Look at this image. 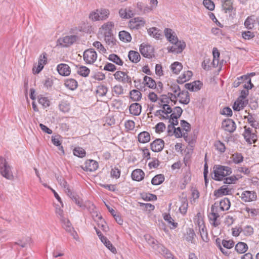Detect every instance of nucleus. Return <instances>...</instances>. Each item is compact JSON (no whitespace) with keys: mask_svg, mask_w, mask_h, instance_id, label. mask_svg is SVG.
I'll return each instance as SVG.
<instances>
[{"mask_svg":"<svg viewBox=\"0 0 259 259\" xmlns=\"http://www.w3.org/2000/svg\"><path fill=\"white\" fill-rule=\"evenodd\" d=\"M172 114L170 115L169 117L173 118L178 119L182 115L183 110L180 107H176L172 110Z\"/></svg>","mask_w":259,"mask_h":259,"instance_id":"46","label":"nucleus"},{"mask_svg":"<svg viewBox=\"0 0 259 259\" xmlns=\"http://www.w3.org/2000/svg\"><path fill=\"white\" fill-rule=\"evenodd\" d=\"M110 15V12L108 9H99V21H104L108 18Z\"/></svg>","mask_w":259,"mask_h":259,"instance_id":"43","label":"nucleus"},{"mask_svg":"<svg viewBox=\"0 0 259 259\" xmlns=\"http://www.w3.org/2000/svg\"><path fill=\"white\" fill-rule=\"evenodd\" d=\"M78 39V36L75 35H67L58 39L60 46L63 47H68L74 44Z\"/></svg>","mask_w":259,"mask_h":259,"instance_id":"5","label":"nucleus"},{"mask_svg":"<svg viewBox=\"0 0 259 259\" xmlns=\"http://www.w3.org/2000/svg\"><path fill=\"white\" fill-rule=\"evenodd\" d=\"M149 35L156 39H159L161 36L160 30L156 27H151L148 29Z\"/></svg>","mask_w":259,"mask_h":259,"instance_id":"36","label":"nucleus"},{"mask_svg":"<svg viewBox=\"0 0 259 259\" xmlns=\"http://www.w3.org/2000/svg\"><path fill=\"white\" fill-rule=\"evenodd\" d=\"M232 173V169L229 166L215 165L213 166V176L212 178L215 181H222L223 178Z\"/></svg>","mask_w":259,"mask_h":259,"instance_id":"1","label":"nucleus"},{"mask_svg":"<svg viewBox=\"0 0 259 259\" xmlns=\"http://www.w3.org/2000/svg\"><path fill=\"white\" fill-rule=\"evenodd\" d=\"M174 45L168 47L167 49L169 52L179 54L181 53L186 47V44L183 41H179L172 43Z\"/></svg>","mask_w":259,"mask_h":259,"instance_id":"8","label":"nucleus"},{"mask_svg":"<svg viewBox=\"0 0 259 259\" xmlns=\"http://www.w3.org/2000/svg\"><path fill=\"white\" fill-rule=\"evenodd\" d=\"M109 60L118 65H122L123 61L116 54H112L109 55Z\"/></svg>","mask_w":259,"mask_h":259,"instance_id":"54","label":"nucleus"},{"mask_svg":"<svg viewBox=\"0 0 259 259\" xmlns=\"http://www.w3.org/2000/svg\"><path fill=\"white\" fill-rule=\"evenodd\" d=\"M143 83L145 85L149 87V88L153 89L156 88L155 81L151 77L147 76H145L144 77Z\"/></svg>","mask_w":259,"mask_h":259,"instance_id":"31","label":"nucleus"},{"mask_svg":"<svg viewBox=\"0 0 259 259\" xmlns=\"http://www.w3.org/2000/svg\"><path fill=\"white\" fill-rule=\"evenodd\" d=\"M245 118L247 119L248 122L250 124L252 127L256 129L259 126L258 122L256 121L255 118L253 117V116L250 114H249L247 116H245Z\"/></svg>","mask_w":259,"mask_h":259,"instance_id":"45","label":"nucleus"},{"mask_svg":"<svg viewBox=\"0 0 259 259\" xmlns=\"http://www.w3.org/2000/svg\"><path fill=\"white\" fill-rule=\"evenodd\" d=\"M214 146L215 149L221 153H223L225 151L226 147L224 144L220 141H217L214 143Z\"/></svg>","mask_w":259,"mask_h":259,"instance_id":"61","label":"nucleus"},{"mask_svg":"<svg viewBox=\"0 0 259 259\" xmlns=\"http://www.w3.org/2000/svg\"><path fill=\"white\" fill-rule=\"evenodd\" d=\"M146 239L148 240L147 242L148 244L157 251L158 249L160 248L159 246H162L161 244H158L157 241L150 236H146Z\"/></svg>","mask_w":259,"mask_h":259,"instance_id":"38","label":"nucleus"},{"mask_svg":"<svg viewBox=\"0 0 259 259\" xmlns=\"http://www.w3.org/2000/svg\"><path fill=\"white\" fill-rule=\"evenodd\" d=\"M202 86V83L199 80L194 81L185 84V88L191 92H197L200 90Z\"/></svg>","mask_w":259,"mask_h":259,"instance_id":"17","label":"nucleus"},{"mask_svg":"<svg viewBox=\"0 0 259 259\" xmlns=\"http://www.w3.org/2000/svg\"><path fill=\"white\" fill-rule=\"evenodd\" d=\"M159 247L160 248L158 249V252L164 255L167 259H171L172 258L173 255L167 249L162 245L159 246Z\"/></svg>","mask_w":259,"mask_h":259,"instance_id":"48","label":"nucleus"},{"mask_svg":"<svg viewBox=\"0 0 259 259\" xmlns=\"http://www.w3.org/2000/svg\"><path fill=\"white\" fill-rule=\"evenodd\" d=\"M120 16L122 18L128 19L133 15V12L130 9H121L119 11Z\"/></svg>","mask_w":259,"mask_h":259,"instance_id":"35","label":"nucleus"},{"mask_svg":"<svg viewBox=\"0 0 259 259\" xmlns=\"http://www.w3.org/2000/svg\"><path fill=\"white\" fill-rule=\"evenodd\" d=\"M107 91L108 89L105 85H100L97 87L96 92L99 96L103 97L106 95Z\"/></svg>","mask_w":259,"mask_h":259,"instance_id":"58","label":"nucleus"},{"mask_svg":"<svg viewBox=\"0 0 259 259\" xmlns=\"http://www.w3.org/2000/svg\"><path fill=\"white\" fill-rule=\"evenodd\" d=\"M237 79L243 83H245L243 85V87L246 89H251L253 87V84L251 82V79L248 75H242L237 78Z\"/></svg>","mask_w":259,"mask_h":259,"instance_id":"25","label":"nucleus"},{"mask_svg":"<svg viewBox=\"0 0 259 259\" xmlns=\"http://www.w3.org/2000/svg\"><path fill=\"white\" fill-rule=\"evenodd\" d=\"M65 85L69 89L73 91L77 88L78 83L74 79L69 78L65 80Z\"/></svg>","mask_w":259,"mask_h":259,"instance_id":"32","label":"nucleus"},{"mask_svg":"<svg viewBox=\"0 0 259 259\" xmlns=\"http://www.w3.org/2000/svg\"><path fill=\"white\" fill-rule=\"evenodd\" d=\"M233 161L236 164H238L243 161V157L241 153H236L232 155Z\"/></svg>","mask_w":259,"mask_h":259,"instance_id":"63","label":"nucleus"},{"mask_svg":"<svg viewBox=\"0 0 259 259\" xmlns=\"http://www.w3.org/2000/svg\"><path fill=\"white\" fill-rule=\"evenodd\" d=\"M203 4L206 9L210 11H212L214 9V4L211 0H203Z\"/></svg>","mask_w":259,"mask_h":259,"instance_id":"62","label":"nucleus"},{"mask_svg":"<svg viewBox=\"0 0 259 259\" xmlns=\"http://www.w3.org/2000/svg\"><path fill=\"white\" fill-rule=\"evenodd\" d=\"M141 105L137 103L132 104L129 107L130 113L135 116L139 115L141 113Z\"/></svg>","mask_w":259,"mask_h":259,"instance_id":"24","label":"nucleus"},{"mask_svg":"<svg viewBox=\"0 0 259 259\" xmlns=\"http://www.w3.org/2000/svg\"><path fill=\"white\" fill-rule=\"evenodd\" d=\"M164 146V142L161 139H156L150 144V149L155 152L162 150Z\"/></svg>","mask_w":259,"mask_h":259,"instance_id":"14","label":"nucleus"},{"mask_svg":"<svg viewBox=\"0 0 259 259\" xmlns=\"http://www.w3.org/2000/svg\"><path fill=\"white\" fill-rule=\"evenodd\" d=\"M63 229L68 233H69L73 239L77 240L78 239V235L74 230V228L70 221L67 218H62L60 221Z\"/></svg>","mask_w":259,"mask_h":259,"instance_id":"3","label":"nucleus"},{"mask_svg":"<svg viewBox=\"0 0 259 259\" xmlns=\"http://www.w3.org/2000/svg\"><path fill=\"white\" fill-rule=\"evenodd\" d=\"M211 210V212L208 215L210 222L214 227H217L220 224L217 221V219L219 217V215L218 213L215 212L213 205H212Z\"/></svg>","mask_w":259,"mask_h":259,"instance_id":"23","label":"nucleus"},{"mask_svg":"<svg viewBox=\"0 0 259 259\" xmlns=\"http://www.w3.org/2000/svg\"><path fill=\"white\" fill-rule=\"evenodd\" d=\"M59 108L62 112H68L70 110V104L67 101H62L59 104Z\"/></svg>","mask_w":259,"mask_h":259,"instance_id":"50","label":"nucleus"},{"mask_svg":"<svg viewBox=\"0 0 259 259\" xmlns=\"http://www.w3.org/2000/svg\"><path fill=\"white\" fill-rule=\"evenodd\" d=\"M81 167L86 171H94L98 167V163L94 160H87Z\"/></svg>","mask_w":259,"mask_h":259,"instance_id":"12","label":"nucleus"},{"mask_svg":"<svg viewBox=\"0 0 259 259\" xmlns=\"http://www.w3.org/2000/svg\"><path fill=\"white\" fill-rule=\"evenodd\" d=\"M199 232L202 239L204 242H207L208 241V235L206 229L204 226H203L201 228L199 227Z\"/></svg>","mask_w":259,"mask_h":259,"instance_id":"57","label":"nucleus"},{"mask_svg":"<svg viewBox=\"0 0 259 259\" xmlns=\"http://www.w3.org/2000/svg\"><path fill=\"white\" fill-rule=\"evenodd\" d=\"M255 21V20L254 18V16L248 17L244 22V26L245 28L248 29H252L254 27Z\"/></svg>","mask_w":259,"mask_h":259,"instance_id":"41","label":"nucleus"},{"mask_svg":"<svg viewBox=\"0 0 259 259\" xmlns=\"http://www.w3.org/2000/svg\"><path fill=\"white\" fill-rule=\"evenodd\" d=\"M114 27L113 22L108 21L104 23L99 29L100 32L103 34H113V29Z\"/></svg>","mask_w":259,"mask_h":259,"instance_id":"13","label":"nucleus"},{"mask_svg":"<svg viewBox=\"0 0 259 259\" xmlns=\"http://www.w3.org/2000/svg\"><path fill=\"white\" fill-rule=\"evenodd\" d=\"M114 78L117 80L122 82L123 83H131L132 79L130 76H129L126 73L118 71H116L114 74Z\"/></svg>","mask_w":259,"mask_h":259,"instance_id":"11","label":"nucleus"},{"mask_svg":"<svg viewBox=\"0 0 259 259\" xmlns=\"http://www.w3.org/2000/svg\"><path fill=\"white\" fill-rule=\"evenodd\" d=\"M101 242L106 246V247L109 249L112 253H116V249L114 246L112 245L111 242L106 238L105 239L101 241Z\"/></svg>","mask_w":259,"mask_h":259,"instance_id":"55","label":"nucleus"},{"mask_svg":"<svg viewBox=\"0 0 259 259\" xmlns=\"http://www.w3.org/2000/svg\"><path fill=\"white\" fill-rule=\"evenodd\" d=\"M93 45L98 50L100 53L102 54H105L106 53V49L100 41H96L93 43Z\"/></svg>","mask_w":259,"mask_h":259,"instance_id":"59","label":"nucleus"},{"mask_svg":"<svg viewBox=\"0 0 259 259\" xmlns=\"http://www.w3.org/2000/svg\"><path fill=\"white\" fill-rule=\"evenodd\" d=\"M145 174L141 169H136L133 171L132 178L133 180L140 181L144 179Z\"/></svg>","mask_w":259,"mask_h":259,"instance_id":"27","label":"nucleus"},{"mask_svg":"<svg viewBox=\"0 0 259 259\" xmlns=\"http://www.w3.org/2000/svg\"><path fill=\"white\" fill-rule=\"evenodd\" d=\"M58 73L62 76H67L70 73V68L69 66L66 64H60L57 67Z\"/></svg>","mask_w":259,"mask_h":259,"instance_id":"21","label":"nucleus"},{"mask_svg":"<svg viewBox=\"0 0 259 259\" xmlns=\"http://www.w3.org/2000/svg\"><path fill=\"white\" fill-rule=\"evenodd\" d=\"M170 90L174 94V99L177 100V98H178L177 95L182 93L180 87L177 84H174L170 86Z\"/></svg>","mask_w":259,"mask_h":259,"instance_id":"51","label":"nucleus"},{"mask_svg":"<svg viewBox=\"0 0 259 259\" xmlns=\"http://www.w3.org/2000/svg\"><path fill=\"white\" fill-rule=\"evenodd\" d=\"M131 98L134 101H139L142 98V94L137 90H133L130 92Z\"/></svg>","mask_w":259,"mask_h":259,"instance_id":"44","label":"nucleus"},{"mask_svg":"<svg viewBox=\"0 0 259 259\" xmlns=\"http://www.w3.org/2000/svg\"><path fill=\"white\" fill-rule=\"evenodd\" d=\"M164 220L166 221L170 229H175L178 226V223L174 222V219L169 214H165L163 217Z\"/></svg>","mask_w":259,"mask_h":259,"instance_id":"39","label":"nucleus"},{"mask_svg":"<svg viewBox=\"0 0 259 259\" xmlns=\"http://www.w3.org/2000/svg\"><path fill=\"white\" fill-rule=\"evenodd\" d=\"M222 127L226 132L233 133L235 131L236 126L235 122L232 119L228 118L223 121Z\"/></svg>","mask_w":259,"mask_h":259,"instance_id":"9","label":"nucleus"},{"mask_svg":"<svg viewBox=\"0 0 259 259\" xmlns=\"http://www.w3.org/2000/svg\"><path fill=\"white\" fill-rule=\"evenodd\" d=\"M244 128L245 131L243 136L246 141L249 144L255 143L257 140L256 135L252 133L251 129L250 127L247 128L246 126H245Z\"/></svg>","mask_w":259,"mask_h":259,"instance_id":"10","label":"nucleus"},{"mask_svg":"<svg viewBox=\"0 0 259 259\" xmlns=\"http://www.w3.org/2000/svg\"><path fill=\"white\" fill-rule=\"evenodd\" d=\"M0 174L7 179L12 180L13 178L11 167L2 157H0Z\"/></svg>","mask_w":259,"mask_h":259,"instance_id":"2","label":"nucleus"},{"mask_svg":"<svg viewBox=\"0 0 259 259\" xmlns=\"http://www.w3.org/2000/svg\"><path fill=\"white\" fill-rule=\"evenodd\" d=\"M138 141L141 143H148L150 140V135L147 132H141L138 136Z\"/></svg>","mask_w":259,"mask_h":259,"instance_id":"28","label":"nucleus"},{"mask_svg":"<svg viewBox=\"0 0 259 259\" xmlns=\"http://www.w3.org/2000/svg\"><path fill=\"white\" fill-rule=\"evenodd\" d=\"M247 104V100H244V99L238 98L234 102L233 106V109L234 111H240L241 110H242Z\"/></svg>","mask_w":259,"mask_h":259,"instance_id":"19","label":"nucleus"},{"mask_svg":"<svg viewBox=\"0 0 259 259\" xmlns=\"http://www.w3.org/2000/svg\"><path fill=\"white\" fill-rule=\"evenodd\" d=\"M158 100L159 107L165 109L167 107H171V106L173 105L172 104L171 105H170V103L173 102L174 104L175 105L177 102V100H175L174 99H171V98L168 97L167 95H161L160 98L158 99Z\"/></svg>","mask_w":259,"mask_h":259,"instance_id":"6","label":"nucleus"},{"mask_svg":"<svg viewBox=\"0 0 259 259\" xmlns=\"http://www.w3.org/2000/svg\"><path fill=\"white\" fill-rule=\"evenodd\" d=\"M235 250L239 253H243L248 249V245L244 242H238L235 247Z\"/></svg>","mask_w":259,"mask_h":259,"instance_id":"33","label":"nucleus"},{"mask_svg":"<svg viewBox=\"0 0 259 259\" xmlns=\"http://www.w3.org/2000/svg\"><path fill=\"white\" fill-rule=\"evenodd\" d=\"M193 75L191 71H187L184 72L181 75L179 76L178 79V82L180 83H183L189 80Z\"/></svg>","mask_w":259,"mask_h":259,"instance_id":"30","label":"nucleus"},{"mask_svg":"<svg viewBox=\"0 0 259 259\" xmlns=\"http://www.w3.org/2000/svg\"><path fill=\"white\" fill-rule=\"evenodd\" d=\"M231 205V203L229 199L227 198H225L220 202V209L223 210H228Z\"/></svg>","mask_w":259,"mask_h":259,"instance_id":"40","label":"nucleus"},{"mask_svg":"<svg viewBox=\"0 0 259 259\" xmlns=\"http://www.w3.org/2000/svg\"><path fill=\"white\" fill-rule=\"evenodd\" d=\"M39 103L44 108H47L50 106V101L47 97L39 96L38 97Z\"/></svg>","mask_w":259,"mask_h":259,"instance_id":"53","label":"nucleus"},{"mask_svg":"<svg viewBox=\"0 0 259 259\" xmlns=\"http://www.w3.org/2000/svg\"><path fill=\"white\" fill-rule=\"evenodd\" d=\"M119 37L120 40L124 42H130L132 39L130 33L124 30L119 32Z\"/></svg>","mask_w":259,"mask_h":259,"instance_id":"34","label":"nucleus"},{"mask_svg":"<svg viewBox=\"0 0 259 259\" xmlns=\"http://www.w3.org/2000/svg\"><path fill=\"white\" fill-rule=\"evenodd\" d=\"M140 52L144 57L147 58H151L154 55V48L148 44H142L140 46Z\"/></svg>","mask_w":259,"mask_h":259,"instance_id":"7","label":"nucleus"},{"mask_svg":"<svg viewBox=\"0 0 259 259\" xmlns=\"http://www.w3.org/2000/svg\"><path fill=\"white\" fill-rule=\"evenodd\" d=\"M145 21L142 17H136L132 19L130 21V27L132 29H139L143 27Z\"/></svg>","mask_w":259,"mask_h":259,"instance_id":"15","label":"nucleus"},{"mask_svg":"<svg viewBox=\"0 0 259 259\" xmlns=\"http://www.w3.org/2000/svg\"><path fill=\"white\" fill-rule=\"evenodd\" d=\"M104 36V40L108 45H114L115 44V39L114 37L113 33L110 34H103Z\"/></svg>","mask_w":259,"mask_h":259,"instance_id":"52","label":"nucleus"},{"mask_svg":"<svg viewBox=\"0 0 259 259\" xmlns=\"http://www.w3.org/2000/svg\"><path fill=\"white\" fill-rule=\"evenodd\" d=\"M83 58L87 64H92L97 59V53L94 49H87L83 52Z\"/></svg>","mask_w":259,"mask_h":259,"instance_id":"4","label":"nucleus"},{"mask_svg":"<svg viewBox=\"0 0 259 259\" xmlns=\"http://www.w3.org/2000/svg\"><path fill=\"white\" fill-rule=\"evenodd\" d=\"M164 34L167 40L171 43L178 41V38L175 32L172 29L165 28L164 31Z\"/></svg>","mask_w":259,"mask_h":259,"instance_id":"20","label":"nucleus"},{"mask_svg":"<svg viewBox=\"0 0 259 259\" xmlns=\"http://www.w3.org/2000/svg\"><path fill=\"white\" fill-rule=\"evenodd\" d=\"M128 57L131 62L135 63L139 62L141 59L139 53L135 51H130L128 52Z\"/></svg>","mask_w":259,"mask_h":259,"instance_id":"29","label":"nucleus"},{"mask_svg":"<svg viewBox=\"0 0 259 259\" xmlns=\"http://www.w3.org/2000/svg\"><path fill=\"white\" fill-rule=\"evenodd\" d=\"M183 66L182 64L179 62H175L171 65V69L172 71L177 74L182 69Z\"/></svg>","mask_w":259,"mask_h":259,"instance_id":"49","label":"nucleus"},{"mask_svg":"<svg viewBox=\"0 0 259 259\" xmlns=\"http://www.w3.org/2000/svg\"><path fill=\"white\" fill-rule=\"evenodd\" d=\"M31 241V238L29 237H26L23 238L21 240H19L15 243L17 245H20L22 247H25L27 244H29Z\"/></svg>","mask_w":259,"mask_h":259,"instance_id":"60","label":"nucleus"},{"mask_svg":"<svg viewBox=\"0 0 259 259\" xmlns=\"http://www.w3.org/2000/svg\"><path fill=\"white\" fill-rule=\"evenodd\" d=\"M240 197L244 202H250L255 200L257 195L254 191H245L242 193Z\"/></svg>","mask_w":259,"mask_h":259,"instance_id":"16","label":"nucleus"},{"mask_svg":"<svg viewBox=\"0 0 259 259\" xmlns=\"http://www.w3.org/2000/svg\"><path fill=\"white\" fill-rule=\"evenodd\" d=\"M233 2L231 0H223L222 6L226 13L231 12L233 9Z\"/></svg>","mask_w":259,"mask_h":259,"instance_id":"37","label":"nucleus"},{"mask_svg":"<svg viewBox=\"0 0 259 259\" xmlns=\"http://www.w3.org/2000/svg\"><path fill=\"white\" fill-rule=\"evenodd\" d=\"M76 72L82 77H87L90 74V70L87 67L82 65L76 66Z\"/></svg>","mask_w":259,"mask_h":259,"instance_id":"26","label":"nucleus"},{"mask_svg":"<svg viewBox=\"0 0 259 259\" xmlns=\"http://www.w3.org/2000/svg\"><path fill=\"white\" fill-rule=\"evenodd\" d=\"M99 9L92 12L89 15V18L93 21H99Z\"/></svg>","mask_w":259,"mask_h":259,"instance_id":"64","label":"nucleus"},{"mask_svg":"<svg viewBox=\"0 0 259 259\" xmlns=\"http://www.w3.org/2000/svg\"><path fill=\"white\" fill-rule=\"evenodd\" d=\"M188 202L186 199L183 198L181 200V205L179 207V210L182 214H185L187 211Z\"/></svg>","mask_w":259,"mask_h":259,"instance_id":"47","label":"nucleus"},{"mask_svg":"<svg viewBox=\"0 0 259 259\" xmlns=\"http://www.w3.org/2000/svg\"><path fill=\"white\" fill-rule=\"evenodd\" d=\"M177 96L180 98L179 102L181 104L187 105L190 102V95L187 91H182V93L178 94Z\"/></svg>","mask_w":259,"mask_h":259,"instance_id":"22","label":"nucleus"},{"mask_svg":"<svg viewBox=\"0 0 259 259\" xmlns=\"http://www.w3.org/2000/svg\"><path fill=\"white\" fill-rule=\"evenodd\" d=\"M230 194H231V189L229 188L226 185H224L218 190L214 191V195L217 198Z\"/></svg>","mask_w":259,"mask_h":259,"instance_id":"18","label":"nucleus"},{"mask_svg":"<svg viewBox=\"0 0 259 259\" xmlns=\"http://www.w3.org/2000/svg\"><path fill=\"white\" fill-rule=\"evenodd\" d=\"M164 179L165 178L163 175H157L152 178L151 183L153 185H158L162 183Z\"/></svg>","mask_w":259,"mask_h":259,"instance_id":"42","label":"nucleus"},{"mask_svg":"<svg viewBox=\"0 0 259 259\" xmlns=\"http://www.w3.org/2000/svg\"><path fill=\"white\" fill-rule=\"evenodd\" d=\"M85 150L81 147L75 148L73 150V154L78 157L82 158L85 156Z\"/></svg>","mask_w":259,"mask_h":259,"instance_id":"56","label":"nucleus"}]
</instances>
